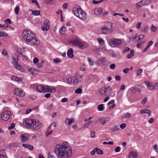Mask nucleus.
Instances as JSON below:
<instances>
[{
  "label": "nucleus",
  "mask_w": 158,
  "mask_h": 158,
  "mask_svg": "<svg viewBox=\"0 0 158 158\" xmlns=\"http://www.w3.org/2000/svg\"><path fill=\"white\" fill-rule=\"evenodd\" d=\"M66 144V143H64L56 145L54 152L58 158H66L71 155V148L68 147Z\"/></svg>",
  "instance_id": "obj_1"
},
{
  "label": "nucleus",
  "mask_w": 158,
  "mask_h": 158,
  "mask_svg": "<svg viewBox=\"0 0 158 158\" xmlns=\"http://www.w3.org/2000/svg\"><path fill=\"white\" fill-rule=\"evenodd\" d=\"M24 41L27 44L38 45L40 42L36 38L35 34L28 30H24L22 33Z\"/></svg>",
  "instance_id": "obj_2"
},
{
  "label": "nucleus",
  "mask_w": 158,
  "mask_h": 158,
  "mask_svg": "<svg viewBox=\"0 0 158 158\" xmlns=\"http://www.w3.org/2000/svg\"><path fill=\"white\" fill-rule=\"evenodd\" d=\"M113 25L110 22H108L105 25L102 26L100 29L98 31V33L100 34H107L111 33L113 31Z\"/></svg>",
  "instance_id": "obj_3"
},
{
  "label": "nucleus",
  "mask_w": 158,
  "mask_h": 158,
  "mask_svg": "<svg viewBox=\"0 0 158 158\" xmlns=\"http://www.w3.org/2000/svg\"><path fill=\"white\" fill-rule=\"evenodd\" d=\"M73 11L74 14L80 19L84 20L86 19L85 13L80 6L73 8Z\"/></svg>",
  "instance_id": "obj_4"
},
{
  "label": "nucleus",
  "mask_w": 158,
  "mask_h": 158,
  "mask_svg": "<svg viewBox=\"0 0 158 158\" xmlns=\"http://www.w3.org/2000/svg\"><path fill=\"white\" fill-rule=\"evenodd\" d=\"M12 57L13 60V61L12 62V63L13 64L14 68L21 72H23L24 70V69L21 65L18 63V56H17L16 58H15L12 56Z\"/></svg>",
  "instance_id": "obj_5"
},
{
  "label": "nucleus",
  "mask_w": 158,
  "mask_h": 158,
  "mask_svg": "<svg viewBox=\"0 0 158 158\" xmlns=\"http://www.w3.org/2000/svg\"><path fill=\"white\" fill-rule=\"evenodd\" d=\"M71 43L73 45L77 46L79 48H82L85 45V42L80 41L77 38H73L71 40Z\"/></svg>",
  "instance_id": "obj_6"
},
{
  "label": "nucleus",
  "mask_w": 158,
  "mask_h": 158,
  "mask_svg": "<svg viewBox=\"0 0 158 158\" xmlns=\"http://www.w3.org/2000/svg\"><path fill=\"white\" fill-rule=\"evenodd\" d=\"M112 89L108 85H105L103 88H100L98 90L99 94L101 95H105L107 92H110Z\"/></svg>",
  "instance_id": "obj_7"
},
{
  "label": "nucleus",
  "mask_w": 158,
  "mask_h": 158,
  "mask_svg": "<svg viewBox=\"0 0 158 158\" xmlns=\"http://www.w3.org/2000/svg\"><path fill=\"white\" fill-rule=\"evenodd\" d=\"M122 44V41L120 39H112L109 41L110 45L112 47H117Z\"/></svg>",
  "instance_id": "obj_8"
},
{
  "label": "nucleus",
  "mask_w": 158,
  "mask_h": 158,
  "mask_svg": "<svg viewBox=\"0 0 158 158\" xmlns=\"http://www.w3.org/2000/svg\"><path fill=\"white\" fill-rule=\"evenodd\" d=\"M10 114L11 113L10 111H6L1 114V118L3 120L7 121L9 118Z\"/></svg>",
  "instance_id": "obj_9"
},
{
  "label": "nucleus",
  "mask_w": 158,
  "mask_h": 158,
  "mask_svg": "<svg viewBox=\"0 0 158 158\" xmlns=\"http://www.w3.org/2000/svg\"><path fill=\"white\" fill-rule=\"evenodd\" d=\"M33 121V119L27 118L23 121V124L26 127L31 128Z\"/></svg>",
  "instance_id": "obj_10"
},
{
  "label": "nucleus",
  "mask_w": 158,
  "mask_h": 158,
  "mask_svg": "<svg viewBox=\"0 0 158 158\" xmlns=\"http://www.w3.org/2000/svg\"><path fill=\"white\" fill-rule=\"evenodd\" d=\"M41 126L42 124L40 122L33 119L32 126V129L37 130L40 129L41 127Z\"/></svg>",
  "instance_id": "obj_11"
},
{
  "label": "nucleus",
  "mask_w": 158,
  "mask_h": 158,
  "mask_svg": "<svg viewBox=\"0 0 158 158\" xmlns=\"http://www.w3.org/2000/svg\"><path fill=\"white\" fill-rule=\"evenodd\" d=\"M14 93L17 96L22 97H23L25 94V92H24L23 90L21 88L15 89Z\"/></svg>",
  "instance_id": "obj_12"
},
{
  "label": "nucleus",
  "mask_w": 158,
  "mask_h": 158,
  "mask_svg": "<svg viewBox=\"0 0 158 158\" xmlns=\"http://www.w3.org/2000/svg\"><path fill=\"white\" fill-rule=\"evenodd\" d=\"M44 24L42 27L41 29L44 31L45 30L48 31L49 29V21L48 20H45L44 22Z\"/></svg>",
  "instance_id": "obj_13"
},
{
  "label": "nucleus",
  "mask_w": 158,
  "mask_h": 158,
  "mask_svg": "<svg viewBox=\"0 0 158 158\" xmlns=\"http://www.w3.org/2000/svg\"><path fill=\"white\" fill-rule=\"evenodd\" d=\"M46 87V90H45V92H49L51 93H54L56 91V89L54 86H49L48 85H45Z\"/></svg>",
  "instance_id": "obj_14"
},
{
  "label": "nucleus",
  "mask_w": 158,
  "mask_h": 158,
  "mask_svg": "<svg viewBox=\"0 0 158 158\" xmlns=\"http://www.w3.org/2000/svg\"><path fill=\"white\" fill-rule=\"evenodd\" d=\"M63 79L64 81L65 82L67 81L68 83L69 84H72V78L70 76L68 75L64 77Z\"/></svg>",
  "instance_id": "obj_15"
},
{
  "label": "nucleus",
  "mask_w": 158,
  "mask_h": 158,
  "mask_svg": "<svg viewBox=\"0 0 158 158\" xmlns=\"http://www.w3.org/2000/svg\"><path fill=\"white\" fill-rule=\"evenodd\" d=\"M29 137L30 136L27 134H22L20 136V139L23 142L27 141Z\"/></svg>",
  "instance_id": "obj_16"
},
{
  "label": "nucleus",
  "mask_w": 158,
  "mask_h": 158,
  "mask_svg": "<svg viewBox=\"0 0 158 158\" xmlns=\"http://www.w3.org/2000/svg\"><path fill=\"white\" fill-rule=\"evenodd\" d=\"M36 90L37 91L40 93L45 92V90H46V87L43 86L42 85H39L37 86Z\"/></svg>",
  "instance_id": "obj_17"
},
{
  "label": "nucleus",
  "mask_w": 158,
  "mask_h": 158,
  "mask_svg": "<svg viewBox=\"0 0 158 158\" xmlns=\"http://www.w3.org/2000/svg\"><path fill=\"white\" fill-rule=\"evenodd\" d=\"M75 121L74 119L73 118H66L65 121V123L66 125H70L72 123Z\"/></svg>",
  "instance_id": "obj_18"
},
{
  "label": "nucleus",
  "mask_w": 158,
  "mask_h": 158,
  "mask_svg": "<svg viewBox=\"0 0 158 158\" xmlns=\"http://www.w3.org/2000/svg\"><path fill=\"white\" fill-rule=\"evenodd\" d=\"M94 13L95 15H99L102 12V8H96L94 10Z\"/></svg>",
  "instance_id": "obj_19"
},
{
  "label": "nucleus",
  "mask_w": 158,
  "mask_h": 158,
  "mask_svg": "<svg viewBox=\"0 0 158 158\" xmlns=\"http://www.w3.org/2000/svg\"><path fill=\"white\" fill-rule=\"evenodd\" d=\"M137 154L135 152L131 151L129 153L128 158H136Z\"/></svg>",
  "instance_id": "obj_20"
},
{
  "label": "nucleus",
  "mask_w": 158,
  "mask_h": 158,
  "mask_svg": "<svg viewBox=\"0 0 158 158\" xmlns=\"http://www.w3.org/2000/svg\"><path fill=\"white\" fill-rule=\"evenodd\" d=\"M67 54L69 58H72L73 56V49L72 48H70L67 52Z\"/></svg>",
  "instance_id": "obj_21"
},
{
  "label": "nucleus",
  "mask_w": 158,
  "mask_h": 158,
  "mask_svg": "<svg viewBox=\"0 0 158 158\" xmlns=\"http://www.w3.org/2000/svg\"><path fill=\"white\" fill-rule=\"evenodd\" d=\"M22 146L25 148H28L30 150H32L33 149V147L30 144H23Z\"/></svg>",
  "instance_id": "obj_22"
},
{
  "label": "nucleus",
  "mask_w": 158,
  "mask_h": 158,
  "mask_svg": "<svg viewBox=\"0 0 158 158\" xmlns=\"http://www.w3.org/2000/svg\"><path fill=\"white\" fill-rule=\"evenodd\" d=\"M99 121H101V124L103 125L108 122L109 121V119L107 118H102L99 119Z\"/></svg>",
  "instance_id": "obj_23"
},
{
  "label": "nucleus",
  "mask_w": 158,
  "mask_h": 158,
  "mask_svg": "<svg viewBox=\"0 0 158 158\" xmlns=\"http://www.w3.org/2000/svg\"><path fill=\"white\" fill-rule=\"evenodd\" d=\"M119 129V126L118 125H114L111 128V131L114 132L118 131Z\"/></svg>",
  "instance_id": "obj_24"
},
{
  "label": "nucleus",
  "mask_w": 158,
  "mask_h": 158,
  "mask_svg": "<svg viewBox=\"0 0 158 158\" xmlns=\"http://www.w3.org/2000/svg\"><path fill=\"white\" fill-rule=\"evenodd\" d=\"M140 113L141 114H143V113H146L147 114H148L150 116V114H151V111L150 110L148 109H144V110H141L140 111Z\"/></svg>",
  "instance_id": "obj_25"
},
{
  "label": "nucleus",
  "mask_w": 158,
  "mask_h": 158,
  "mask_svg": "<svg viewBox=\"0 0 158 158\" xmlns=\"http://www.w3.org/2000/svg\"><path fill=\"white\" fill-rule=\"evenodd\" d=\"M30 10L32 11V14L35 16H37L40 15V12L39 10Z\"/></svg>",
  "instance_id": "obj_26"
},
{
  "label": "nucleus",
  "mask_w": 158,
  "mask_h": 158,
  "mask_svg": "<svg viewBox=\"0 0 158 158\" xmlns=\"http://www.w3.org/2000/svg\"><path fill=\"white\" fill-rule=\"evenodd\" d=\"M105 58H101L97 61V64L100 65L102 63H105L106 61L105 60Z\"/></svg>",
  "instance_id": "obj_27"
},
{
  "label": "nucleus",
  "mask_w": 158,
  "mask_h": 158,
  "mask_svg": "<svg viewBox=\"0 0 158 158\" xmlns=\"http://www.w3.org/2000/svg\"><path fill=\"white\" fill-rule=\"evenodd\" d=\"M29 72L31 74H35L37 71V69L34 68H32L28 69Z\"/></svg>",
  "instance_id": "obj_28"
},
{
  "label": "nucleus",
  "mask_w": 158,
  "mask_h": 158,
  "mask_svg": "<svg viewBox=\"0 0 158 158\" xmlns=\"http://www.w3.org/2000/svg\"><path fill=\"white\" fill-rule=\"evenodd\" d=\"M95 150H96V152L98 154L102 155L103 153L102 150L101 149H99L98 148H95Z\"/></svg>",
  "instance_id": "obj_29"
},
{
  "label": "nucleus",
  "mask_w": 158,
  "mask_h": 158,
  "mask_svg": "<svg viewBox=\"0 0 158 158\" xmlns=\"http://www.w3.org/2000/svg\"><path fill=\"white\" fill-rule=\"evenodd\" d=\"M134 51L133 49L131 50L130 53L127 56L128 59L131 58L134 56Z\"/></svg>",
  "instance_id": "obj_30"
},
{
  "label": "nucleus",
  "mask_w": 158,
  "mask_h": 158,
  "mask_svg": "<svg viewBox=\"0 0 158 158\" xmlns=\"http://www.w3.org/2000/svg\"><path fill=\"white\" fill-rule=\"evenodd\" d=\"M66 31V28L63 26L60 28L59 30V32L61 34H64Z\"/></svg>",
  "instance_id": "obj_31"
},
{
  "label": "nucleus",
  "mask_w": 158,
  "mask_h": 158,
  "mask_svg": "<svg viewBox=\"0 0 158 158\" xmlns=\"http://www.w3.org/2000/svg\"><path fill=\"white\" fill-rule=\"evenodd\" d=\"M140 1L143 6H145L150 3V0H142Z\"/></svg>",
  "instance_id": "obj_32"
},
{
  "label": "nucleus",
  "mask_w": 158,
  "mask_h": 158,
  "mask_svg": "<svg viewBox=\"0 0 158 158\" xmlns=\"http://www.w3.org/2000/svg\"><path fill=\"white\" fill-rule=\"evenodd\" d=\"M8 36V34L4 31L0 32V37H6Z\"/></svg>",
  "instance_id": "obj_33"
},
{
  "label": "nucleus",
  "mask_w": 158,
  "mask_h": 158,
  "mask_svg": "<svg viewBox=\"0 0 158 158\" xmlns=\"http://www.w3.org/2000/svg\"><path fill=\"white\" fill-rule=\"evenodd\" d=\"M98 110L99 111H102L104 110L103 104H101L99 105L98 106Z\"/></svg>",
  "instance_id": "obj_34"
},
{
  "label": "nucleus",
  "mask_w": 158,
  "mask_h": 158,
  "mask_svg": "<svg viewBox=\"0 0 158 158\" xmlns=\"http://www.w3.org/2000/svg\"><path fill=\"white\" fill-rule=\"evenodd\" d=\"M136 8L137 9H138L139 8L141 7H142L143 6L142 4V3H141V1L139 2L136 3Z\"/></svg>",
  "instance_id": "obj_35"
},
{
  "label": "nucleus",
  "mask_w": 158,
  "mask_h": 158,
  "mask_svg": "<svg viewBox=\"0 0 158 158\" xmlns=\"http://www.w3.org/2000/svg\"><path fill=\"white\" fill-rule=\"evenodd\" d=\"M131 117V114L129 113H127L124 114L123 115L124 118H129Z\"/></svg>",
  "instance_id": "obj_36"
},
{
  "label": "nucleus",
  "mask_w": 158,
  "mask_h": 158,
  "mask_svg": "<svg viewBox=\"0 0 158 158\" xmlns=\"http://www.w3.org/2000/svg\"><path fill=\"white\" fill-rule=\"evenodd\" d=\"M97 40L100 44L103 45L104 44V40L101 38H98L97 39Z\"/></svg>",
  "instance_id": "obj_37"
},
{
  "label": "nucleus",
  "mask_w": 158,
  "mask_h": 158,
  "mask_svg": "<svg viewBox=\"0 0 158 158\" xmlns=\"http://www.w3.org/2000/svg\"><path fill=\"white\" fill-rule=\"evenodd\" d=\"M31 1L32 3H35L39 8H40L39 4L37 0H31Z\"/></svg>",
  "instance_id": "obj_38"
},
{
  "label": "nucleus",
  "mask_w": 158,
  "mask_h": 158,
  "mask_svg": "<svg viewBox=\"0 0 158 158\" xmlns=\"http://www.w3.org/2000/svg\"><path fill=\"white\" fill-rule=\"evenodd\" d=\"M15 126V123H12L11 124L10 126L8 127V129L9 130H11L13 129Z\"/></svg>",
  "instance_id": "obj_39"
},
{
  "label": "nucleus",
  "mask_w": 158,
  "mask_h": 158,
  "mask_svg": "<svg viewBox=\"0 0 158 158\" xmlns=\"http://www.w3.org/2000/svg\"><path fill=\"white\" fill-rule=\"evenodd\" d=\"M82 89L81 88H78L76 89L75 92L76 94H79L82 92Z\"/></svg>",
  "instance_id": "obj_40"
},
{
  "label": "nucleus",
  "mask_w": 158,
  "mask_h": 158,
  "mask_svg": "<svg viewBox=\"0 0 158 158\" xmlns=\"http://www.w3.org/2000/svg\"><path fill=\"white\" fill-rule=\"evenodd\" d=\"M157 30L156 27L154 25H152L151 27V31L153 32H155Z\"/></svg>",
  "instance_id": "obj_41"
},
{
  "label": "nucleus",
  "mask_w": 158,
  "mask_h": 158,
  "mask_svg": "<svg viewBox=\"0 0 158 158\" xmlns=\"http://www.w3.org/2000/svg\"><path fill=\"white\" fill-rule=\"evenodd\" d=\"M103 2V0H101L100 1H96L95 0H94L93 1V3L94 4H98L102 2Z\"/></svg>",
  "instance_id": "obj_42"
},
{
  "label": "nucleus",
  "mask_w": 158,
  "mask_h": 158,
  "mask_svg": "<svg viewBox=\"0 0 158 158\" xmlns=\"http://www.w3.org/2000/svg\"><path fill=\"white\" fill-rule=\"evenodd\" d=\"M19 7L18 6H16L15 9V14L17 15L18 14L19 10Z\"/></svg>",
  "instance_id": "obj_43"
},
{
  "label": "nucleus",
  "mask_w": 158,
  "mask_h": 158,
  "mask_svg": "<svg viewBox=\"0 0 158 158\" xmlns=\"http://www.w3.org/2000/svg\"><path fill=\"white\" fill-rule=\"evenodd\" d=\"M3 155H6L5 150L3 149H0V156H2Z\"/></svg>",
  "instance_id": "obj_44"
},
{
  "label": "nucleus",
  "mask_w": 158,
  "mask_h": 158,
  "mask_svg": "<svg viewBox=\"0 0 158 158\" xmlns=\"http://www.w3.org/2000/svg\"><path fill=\"white\" fill-rule=\"evenodd\" d=\"M29 98L32 100H34L36 99V97L34 95H30L29 96Z\"/></svg>",
  "instance_id": "obj_45"
},
{
  "label": "nucleus",
  "mask_w": 158,
  "mask_h": 158,
  "mask_svg": "<svg viewBox=\"0 0 158 158\" xmlns=\"http://www.w3.org/2000/svg\"><path fill=\"white\" fill-rule=\"evenodd\" d=\"M48 158H55L54 156L51 154L50 152L48 153Z\"/></svg>",
  "instance_id": "obj_46"
},
{
  "label": "nucleus",
  "mask_w": 158,
  "mask_h": 158,
  "mask_svg": "<svg viewBox=\"0 0 158 158\" xmlns=\"http://www.w3.org/2000/svg\"><path fill=\"white\" fill-rule=\"evenodd\" d=\"M144 37L143 35H141L139 36L138 39L137 40V42H139L141 40L143 39Z\"/></svg>",
  "instance_id": "obj_47"
},
{
  "label": "nucleus",
  "mask_w": 158,
  "mask_h": 158,
  "mask_svg": "<svg viewBox=\"0 0 158 158\" xmlns=\"http://www.w3.org/2000/svg\"><path fill=\"white\" fill-rule=\"evenodd\" d=\"M53 61L54 63L57 64L60 62V60L59 58H57L56 59H54Z\"/></svg>",
  "instance_id": "obj_48"
},
{
  "label": "nucleus",
  "mask_w": 158,
  "mask_h": 158,
  "mask_svg": "<svg viewBox=\"0 0 158 158\" xmlns=\"http://www.w3.org/2000/svg\"><path fill=\"white\" fill-rule=\"evenodd\" d=\"M39 61V59L38 58L35 57L34 58L33 60V63L35 64H36L38 63Z\"/></svg>",
  "instance_id": "obj_49"
},
{
  "label": "nucleus",
  "mask_w": 158,
  "mask_h": 158,
  "mask_svg": "<svg viewBox=\"0 0 158 158\" xmlns=\"http://www.w3.org/2000/svg\"><path fill=\"white\" fill-rule=\"evenodd\" d=\"M143 70L142 69H140L138 70L137 73V76H139L142 72Z\"/></svg>",
  "instance_id": "obj_50"
},
{
  "label": "nucleus",
  "mask_w": 158,
  "mask_h": 158,
  "mask_svg": "<svg viewBox=\"0 0 158 158\" xmlns=\"http://www.w3.org/2000/svg\"><path fill=\"white\" fill-rule=\"evenodd\" d=\"M130 48L128 47H127L124 50L122 51V53L124 54L126 52L129 51Z\"/></svg>",
  "instance_id": "obj_51"
},
{
  "label": "nucleus",
  "mask_w": 158,
  "mask_h": 158,
  "mask_svg": "<svg viewBox=\"0 0 158 158\" xmlns=\"http://www.w3.org/2000/svg\"><path fill=\"white\" fill-rule=\"evenodd\" d=\"M68 98H62L61 99V102L62 103H64V102H67L68 101Z\"/></svg>",
  "instance_id": "obj_52"
},
{
  "label": "nucleus",
  "mask_w": 158,
  "mask_h": 158,
  "mask_svg": "<svg viewBox=\"0 0 158 158\" xmlns=\"http://www.w3.org/2000/svg\"><path fill=\"white\" fill-rule=\"evenodd\" d=\"M5 23H7L10 24L11 23V20L9 19H7L5 20Z\"/></svg>",
  "instance_id": "obj_53"
},
{
  "label": "nucleus",
  "mask_w": 158,
  "mask_h": 158,
  "mask_svg": "<svg viewBox=\"0 0 158 158\" xmlns=\"http://www.w3.org/2000/svg\"><path fill=\"white\" fill-rule=\"evenodd\" d=\"M126 126V124L125 123H123L120 125V127L122 129L124 128Z\"/></svg>",
  "instance_id": "obj_54"
},
{
  "label": "nucleus",
  "mask_w": 158,
  "mask_h": 158,
  "mask_svg": "<svg viewBox=\"0 0 158 158\" xmlns=\"http://www.w3.org/2000/svg\"><path fill=\"white\" fill-rule=\"evenodd\" d=\"M121 149V148L120 147L118 146L115 149V151L116 152H119Z\"/></svg>",
  "instance_id": "obj_55"
},
{
  "label": "nucleus",
  "mask_w": 158,
  "mask_h": 158,
  "mask_svg": "<svg viewBox=\"0 0 158 158\" xmlns=\"http://www.w3.org/2000/svg\"><path fill=\"white\" fill-rule=\"evenodd\" d=\"M115 67V64H112L110 65V68L111 69H114Z\"/></svg>",
  "instance_id": "obj_56"
},
{
  "label": "nucleus",
  "mask_w": 158,
  "mask_h": 158,
  "mask_svg": "<svg viewBox=\"0 0 158 158\" xmlns=\"http://www.w3.org/2000/svg\"><path fill=\"white\" fill-rule=\"evenodd\" d=\"M147 101V98L146 97H144V98L142 100V104H144Z\"/></svg>",
  "instance_id": "obj_57"
},
{
  "label": "nucleus",
  "mask_w": 158,
  "mask_h": 158,
  "mask_svg": "<svg viewBox=\"0 0 158 158\" xmlns=\"http://www.w3.org/2000/svg\"><path fill=\"white\" fill-rule=\"evenodd\" d=\"M153 148L156 152H158V147H157V145H154L153 146Z\"/></svg>",
  "instance_id": "obj_58"
},
{
  "label": "nucleus",
  "mask_w": 158,
  "mask_h": 158,
  "mask_svg": "<svg viewBox=\"0 0 158 158\" xmlns=\"http://www.w3.org/2000/svg\"><path fill=\"white\" fill-rule=\"evenodd\" d=\"M88 62H89L90 64L91 65H94V63L91 60L90 58H88Z\"/></svg>",
  "instance_id": "obj_59"
},
{
  "label": "nucleus",
  "mask_w": 158,
  "mask_h": 158,
  "mask_svg": "<svg viewBox=\"0 0 158 158\" xmlns=\"http://www.w3.org/2000/svg\"><path fill=\"white\" fill-rule=\"evenodd\" d=\"M53 104H51L50 105L48 106V110H52L53 109Z\"/></svg>",
  "instance_id": "obj_60"
},
{
  "label": "nucleus",
  "mask_w": 158,
  "mask_h": 158,
  "mask_svg": "<svg viewBox=\"0 0 158 158\" xmlns=\"http://www.w3.org/2000/svg\"><path fill=\"white\" fill-rule=\"evenodd\" d=\"M115 79L117 81H119L121 80V78L120 76L117 75L115 77Z\"/></svg>",
  "instance_id": "obj_61"
},
{
  "label": "nucleus",
  "mask_w": 158,
  "mask_h": 158,
  "mask_svg": "<svg viewBox=\"0 0 158 158\" xmlns=\"http://www.w3.org/2000/svg\"><path fill=\"white\" fill-rule=\"evenodd\" d=\"M92 122L91 121L89 122L85 125V127L86 128H87L92 123Z\"/></svg>",
  "instance_id": "obj_62"
},
{
  "label": "nucleus",
  "mask_w": 158,
  "mask_h": 158,
  "mask_svg": "<svg viewBox=\"0 0 158 158\" xmlns=\"http://www.w3.org/2000/svg\"><path fill=\"white\" fill-rule=\"evenodd\" d=\"M52 132L53 131L52 130H51L50 132H49V131H47L46 133L47 136H48L49 135L51 134Z\"/></svg>",
  "instance_id": "obj_63"
},
{
  "label": "nucleus",
  "mask_w": 158,
  "mask_h": 158,
  "mask_svg": "<svg viewBox=\"0 0 158 158\" xmlns=\"http://www.w3.org/2000/svg\"><path fill=\"white\" fill-rule=\"evenodd\" d=\"M144 82L146 84L148 87L150 85V82L148 80H145Z\"/></svg>",
  "instance_id": "obj_64"
}]
</instances>
